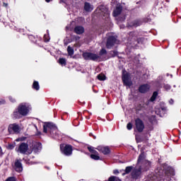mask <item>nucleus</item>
Returning a JSON list of instances; mask_svg holds the SVG:
<instances>
[{
    "instance_id": "72a5a7b5",
    "label": "nucleus",
    "mask_w": 181,
    "mask_h": 181,
    "mask_svg": "<svg viewBox=\"0 0 181 181\" xmlns=\"http://www.w3.org/2000/svg\"><path fill=\"white\" fill-rule=\"evenodd\" d=\"M25 139H26V138H25V137H20V138L17 139L16 141L17 142H19V141H25Z\"/></svg>"
},
{
    "instance_id": "f3484780",
    "label": "nucleus",
    "mask_w": 181,
    "mask_h": 181,
    "mask_svg": "<svg viewBox=\"0 0 181 181\" xmlns=\"http://www.w3.org/2000/svg\"><path fill=\"white\" fill-rule=\"evenodd\" d=\"M74 32L77 35H82V33H84V28L83 26H76L74 28Z\"/></svg>"
},
{
    "instance_id": "6ab92c4d",
    "label": "nucleus",
    "mask_w": 181,
    "mask_h": 181,
    "mask_svg": "<svg viewBox=\"0 0 181 181\" xmlns=\"http://www.w3.org/2000/svg\"><path fill=\"white\" fill-rule=\"evenodd\" d=\"M132 169H133L132 166L127 167L126 169L124 170V173L122 174V175L124 176V175H128L129 173H131V172H132Z\"/></svg>"
},
{
    "instance_id": "58836bf2",
    "label": "nucleus",
    "mask_w": 181,
    "mask_h": 181,
    "mask_svg": "<svg viewBox=\"0 0 181 181\" xmlns=\"http://www.w3.org/2000/svg\"><path fill=\"white\" fill-rule=\"evenodd\" d=\"M4 6H7L8 4H6L4 3Z\"/></svg>"
},
{
    "instance_id": "473e14b6",
    "label": "nucleus",
    "mask_w": 181,
    "mask_h": 181,
    "mask_svg": "<svg viewBox=\"0 0 181 181\" xmlns=\"http://www.w3.org/2000/svg\"><path fill=\"white\" fill-rule=\"evenodd\" d=\"M136 142H142L143 139L141 136H137V137H136Z\"/></svg>"
},
{
    "instance_id": "e433bc0d",
    "label": "nucleus",
    "mask_w": 181,
    "mask_h": 181,
    "mask_svg": "<svg viewBox=\"0 0 181 181\" xmlns=\"http://www.w3.org/2000/svg\"><path fill=\"white\" fill-rule=\"evenodd\" d=\"M173 103H174V101H173V99H170V100H169V103L170 104H173Z\"/></svg>"
},
{
    "instance_id": "ddd939ff",
    "label": "nucleus",
    "mask_w": 181,
    "mask_h": 181,
    "mask_svg": "<svg viewBox=\"0 0 181 181\" xmlns=\"http://www.w3.org/2000/svg\"><path fill=\"white\" fill-rule=\"evenodd\" d=\"M14 168L16 172H22V170H23V168H22V163L21 161H19V160H16Z\"/></svg>"
},
{
    "instance_id": "c85d7f7f",
    "label": "nucleus",
    "mask_w": 181,
    "mask_h": 181,
    "mask_svg": "<svg viewBox=\"0 0 181 181\" xmlns=\"http://www.w3.org/2000/svg\"><path fill=\"white\" fill-rule=\"evenodd\" d=\"M59 64H66V59L63 58H60L59 60Z\"/></svg>"
},
{
    "instance_id": "c03bdc74",
    "label": "nucleus",
    "mask_w": 181,
    "mask_h": 181,
    "mask_svg": "<svg viewBox=\"0 0 181 181\" xmlns=\"http://www.w3.org/2000/svg\"><path fill=\"white\" fill-rule=\"evenodd\" d=\"M39 135H41V134L40 133Z\"/></svg>"
},
{
    "instance_id": "1a4fd4ad",
    "label": "nucleus",
    "mask_w": 181,
    "mask_h": 181,
    "mask_svg": "<svg viewBox=\"0 0 181 181\" xmlns=\"http://www.w3.org/2000/svg\"><path fill=\"white\" fill-rule=\"evenodd\" d=\"M144 172L143 170H141V167L139 166V168H134L132 172V177L133 179H138L141 176V173Z\"/></svg>"
},
{
    "instance_id": "dca6fc26",
    "label": "nucleus",
    "mask_w": 181,
    "mask_h": 181,
    "mask_svg": "<svg viewBox=\"0 0 181 181\" xmlns=\"http://www.w3.org/2000/svg\"><path fill=\"white\" fill-rule=\"evenodd\" d=\"M93 9H94V7L93 6V5L90 4V3H88V2H85L84 10L86 12H91L93 11Z\"/></svg>"
},
{
    "instance_id": "a878e982",
    "label": "nucleus",
    "mask_w": 181,
    "mask_h": 181,
    "mask_svg": "<svg viewBox=\"0 0 181 181\" xmlns=\"http://www.w3.org/2000/svg\"><path fill=\"white\" fill-rule=\"evenodd\" d=\"M90 158L92 159H94L95 160H98L100 159V156L95 155V154H91Z\"/></svg>"
},
{
    "instance_id": "9d476101",
    "label": "nucleus",
    "mask_w": 181,
    "mask_h": 181,
    "mask_svg": "<svg viewBox=\"0 0 181 181\" xmlns=\"http://www.w3.org/2000/svg\"><path fill=\"white\" fill-rule=\"evenodd\" d=\"M28 148H29V146L27 144L23 143L16 151V152H20V153H26L28 152Z\"/></svg>"
},
{
    "instance_id": "f8f14e48",
    "label": "nucleus",
    "mask_w": 181,
    "mask_h": 181,
    "mask_svg": "<svg viewBox=\"0 0 181 181\" xmlns=\"http://www.w3.org/2000/svg\"><path fill=\"white\" fill-rule=\"evenodd\" d=\"M96 149L99 151V152H102L103 155H108V153H110V148L108 146L104 147V146H99Z\"/></svg>"
},
{
    "instance_id": "0eeeda50",
    "label": "nucleus",
    "mask_w": 181,
    "mask_h": 181,
    "mask_svg": "<svg viewBox=\"0 0 181 181\" xmlns=\"http://www.w3.org/2000/svg\"><path fill=\"white\" fill-rule=\"evenodd\" d=\"M8 132L10 134H19L21 132V127L18 124H11L8 126Z\"/></svg>"
},
{
    "instance_id": "39448f33",
    "label": "nucleus",
    "mask_w": 181,
    "mask_h": 181,
    "mask_svg": "<svg viewBox=\"0 0 181 181\" xmlns=\"http://www.w3.org/2000/svg\"><path fill=\"white\" fill-rule=\"evenodd\" d=\"M122 80L125 86H127L128 87H131V86H132V81H131V76L129 74L127 73V71H123Z\"/></svg>"
},
{
    "instance_id": "c756f323",
    "label": "nucleus",
    "mask_w": 181,
    "mask_h": 181,
    "mask_svg": "<svg viewBox=\"0 0 181 181\" xmlns=\"http://www.w3.org/2000/svg\"><path fill=\"white\" fill-rule=\"evenodd\" d=\"M110 54H111L112 57H115V56H117V54H118V52H117V51H112L110 52Z\"/></svg>"
},
{
    "instance_id": "9b49d317",
    "label": "nucleus",
    "mask_w": 181,
    "mask_h": 181,
    "mask_svg": "<svg viewBox=\"0 0 181 181\" xmlns=\"http://www.w3.org/2000/svg\"><path fill=\"white\" fill-rule=\"evenodd\" d=\"M47 128L49 129H56V125L52 122H45L43 125V132L45 134L47 132Z\"/></svg>"
},
{
    "instance_id": "aec40b11",
    "label": "nucleus",
    "mask_w": 181,
    "mask_h": 181,
    "mask_svg": "<svg viewBox=\"0 0 181 181\" xmlns=\"http://www.w3.org/2000/svg\"><path fill=\"white\" fill-rule=\"evenodd\" d=\"M67 52L69 56H73V54H74V49L70 46H68Z\"/></svg>"
},
{
    "instance_id": "37998d69",
    "label": "nucleus",
    "mask_w": 181,
    "mask_h": 181,
    "mask_svg": "<svg viewBox=\"0 0 181 181\" xmlns=\"http://www.w3.org/2000/svg\"><path fill=\"white\" fill-rule=\"evenodd\" d=\"M173 141H174L175 142H177V140L175 141V140L173 139Z\"/></svg>"
},
{
    "instance_id": "4468645a",
    "label": "nucleus",
    "mask_w": 181,
    "mask_h": 181,
    "mask_svg": "<svg viewBox=\"0 0 181 181\" xmlns=\"http://www.w3.org/2000/svg\"><path fill=\"white\" fill-rule=\"evenodd\" d=\"M33 146L34 147L33 148V151L35 153H37V152L42 149V144L40 143L34 142Z\"/></svg>"
},
{
    "instance_id": "a19ab883",
    "label": "nucleus",
    "mask_w": 181,
    "mask_h": 181,
    "mask_svg": "<svg viewBox=\"0 0 181 181\" xmlns=\"http://www.w3.org/2000/svg\"><path fill=\"white\" fill-rule=\"evenodd\" d=\"M0 152H2V148L0 147Z\"/></svg>"
},
{
    "instance_id": "4c0bfd02",
    "label": "nucleus",
    "mask_w": 181,
    "mask_h": 181,
    "mask_svg": "<svg viewBox=\"0 0 181 181\" xmlns=\"http://www.w3.org/2000/svg\"><path fill=\"white\" fill-rule=\"evenodd\" d=\"M89 136H93L94 134H93V133H90V134H89Z\"/></svg>"
},
{
    "instance_id": "bb28decb",
    "label": "nucleus",
    "mask_w": 181,
    "mask_h": 181,
    "mask_svg": "<svg viewBox=\"0 0 181 181\" xmlns=\"http://www.w3.org/2000/svg\"><path fill=\"white\" fill-rule=\"evenodd\" d=\"M169 174H170V175H172V176H173V175H175V172H173V169L170 168L169 171H167V172H166V175H167L168 176H169Z\"/></svg>"
},
{
    "instance_id": "ea45409f",
    "label": "nucleus",
    "mask_w": 181,
    "mask_h": 181,
    "mask_svg": "<svg viewBox=\"0 0 181 181\" xmlns=\"http://www.w3.org/2000/svg\"><path fill=\"white\" fill-rule=\"evenodd\" d=\"M46 2H50V0H45Z\"/></svg>"
},
{
    "instance_id": "2eb2a0df",
    "label": "nucleus",
    "mask_w": 181,
    "mask_h": 181,
    "mask_svg": "<svg viewBox=\"0 0 181 181\" xmlns=\"http://www.w3.org/2000/svg\"><path fill=\"white\" fill-rule=\"evenodd\" d=\"M149 88H151V86L148 84L142 85L139 87V92L140 93H146L147 91H149Z\"/></svg>"
},
{
    "instance_id": "cd10ccee",
    "label": "nucleus",
    "mask_w": 181,
    "mask_h": 181,
    "mask_svg": "<svg viewBox=\"0 0 181 181\" xmlns=\"http://www.w3.org/2000/svg\"><path fill=\"white\" fill-rule=\"evenodd\" d=\"M100 56H103L104 54H107V50H105V49H102L100 51V53H99Z\"/></svg>"
},
{
    "instance_id": "393cba45",
    "label": "nucleus",
    "mask_w": 181,
    "mask_h": 181,
    "mask_svg": "<svg viewBox=\"0 0 181 181\" xmlns=\"http://www.w3.org/2000/svg\"><path fill=\"white\" fill-rule=\"evenodd\" d=\"M88 149L89 152H91V153H98L97 151L94 150V147L88 146Z\"/></svg>"
},
{
    "instance_id": "a211bd4d",
    "label": "nucleus",
    "mask_w": 181,
    "mask_h": 181,
    "mask_svg": "<svg viewBox=\"0 0 181 181\" xmlns=\"http://www.w3.org/2000/svg\"><path fill=\"white\" fill-rule=\"evenodd\" d=\"M122 12V7L121 6H117L115 11H113V16H118Z\"/></svg>"
},
{
    "instance_id": "f03ea898",
    "label": "nucleus",
    "mask_w": 181,
    "mask_h": 181,
    "mask_svg": "<svg viewBox=\"0 0 181 181\" xmlns=\"http://www.w3.org/2000/svg\"><path fill=\"white\" fill-rule=\"evenodd\" d=\"M29 113V108L23 104H21L18 107V111L14 112V118H21V115H28Z\"/></svg>"
},
{
    "instance_id": "79ce46f5",
    "label": "nucleus",
    "mask_w": 181,
    "mask_h": 181,
    "mask_svg": "<svg viewBox=\"0 0 181 181\" xmlns=\"http://www.w3.org/2000/svg\"><path fill=\"white\" fill-rule=\"evenodd\" d=\"M162 110H166L165 107H163Z\"/></svg>"
},
{
    "instance_id": "4be33fe9",
    "label": "nucleus",
    "mask_w": 181,
    "mask_h": 181,
    "mask_svg": "<svg viewBox=\"0 0 181 181\" xmlns=\"http://www.w3.org/2000/svg\"><path fill=\"white\" fill-rule=\"evenodd\" d=\"M156 97H158V92H154L150 99V101H155V100H156Z\"/></svg>"
},
{
    "instance_id": "f704fd0d",
    "label": "nucleus",
    "mask_w": 181,
    "mask_h": 181,
    "mask_svg": "<svg viewBox=\"0 0 181 181\" xmlns=\"http://www.w3.org/2000/svg\"><path fill=\"white\" fill-rule=\"evenodd\" d=\"M6 181H16V179L13 177H10Z\"/></svg>"
},
{
    "instance_id": "423d86ee",
    "label": "nucleus",
    "mask_w": 181,
    "mask_h": 181,
    "mask_svg": "<svg viewBox=\"0 0 181 181\" xmlns=\"http://www.w3.org/2000/svg\"><path fill=\"white\" fill-rule=\"evenodd\" d=\"M119 41L117 40V38L115 37L111 36L107 38V41L106 43V47L107 49H111L114 45H118Z\"/></svg>"
},
{
    "instance_id": "b1692460",
    "label": "nucleus",
    "mask_w": 181,
    "mask_h": 181,
    "mask_svg": "<svg viewBox=\"0 0 181 181\" xmlns=\"http://www.w3.org/2000/svg\"><path fill=\"white\" fill-rule=\"evenodd\" d=\"M108 181H121V180L119 179L117 177L111 176V177L108 179Z\"/></svg>"
},
{
    "instance_id": "7ed1b4c3",
    "label": "nucleus",
    "mask_w": 181,
    "mask_h": 181,
    "mask_svg": "<svg viewBox=\"0 0 181 181\" xmlns=\"http://www.w3.org/2000/svg\"><path fill=\"white\" fill-rule=\"evenodd\" d=\"M83 57L85 60H93L95 62L100 59V55L92 52H85L83 54Z\"/></svg>"
},
{
    "instance_id": "2f4dec72",
    "label": "nucleus",
    "mask_w": 181,
    "mask_h": 181,
    "mask_svg": "<svg viewBox=\"0 0 181 181\" xmlns=\"http://www.w3.org/2000/svg\"><path fill=\"white\" fill-rule=\"evenodd\" d=\"M13 148H15V144H8L7 146V148L10 150L13 149Z\"/></svg>"
},
{
    "instance_id": "f257e3e1",
    "label": "nucleus",
    "mask_w": 181,
    "mask_h": 181,
    "mask_svg": "<svg viewBox=\"0 0 181 181\" xmlns=\"http://www.w3.org/2000/svg\"><path fill=\"white\" fill-rule=\"evenodd\" d=\"M146 156H145V153H141L137 160V165L143 172H146L152 166V162L146 160Z\"/></svg>"
},
{
    "instance_id": "7c9ffc66",
    "label": "nucleus",
    "mask_w": 181,
    "mask_h": 181,
    "mask_svg": "<svg viewBox=\"0 0 181 181\" xmlns=\"http://www.w3.org/2000/svg\"><path fill=\"white\" fill-rule=\"evenodd\" d=\"M132 127H133V125H132V123H131V122L128 123L127 125V128L129 130L132 129Z\"/></svg>"
},
{
    "instance_id": "6e6552de",
    "label": "nucleus",
    "mask_w": 181,
    "mask_h": 181,
    "mask_svg": "<svg viewBox=\"0 0 181 181\" xmlns=\"http://www.w3.org/2000/svg\"><path fill=\"white\" fill-rule=\"evenodd\" d=\"M135 125H136V129L139 132H142L145 128V125L144 124V122L141 120V119H136L135 120Z\"/></svg>"
},
{
    "instance_id": "412c9836",
    "label": "nucleus",
    "mask_w": 181,
    "mask_h": 181,
    "mask_svg": "<svg viewBox=\"0 0 181 181\" xmlns=\"http://www.w3.org/2000/svg\"><path fill=\"white\" fill-rule=\"evenodd\" d=\"M98 80H100V81H104V80H105V75H104L103 74H100L98 76Z\"/></svg>"
},
{
    "instance_id": "20e7f679",
    "label": "nucleus",
    "mask_w": 181,
    "mask_h": 181,
    "mask_svg": "<svg viewBox=\"0 0 181 181\" xmlns=\"http://www.w3.org/2000/svg\"><path fill=\"white\" fill-rule=\"evenodd\" d=\"M60 148L62 153H64V155H66V156H70V155L73 153V148L70 145H61Z\"/></svg>"
},
{
    "instance_id": "5701e85b",
    "label": "nucleus",
    "mask_w": 181,
    "mask_h": 181,
    "mask_svg": "<svg viewBox=\"0 0 181 181\" xmlns=\"http://www.w3.org/2000/svg\"><path fill=\"white\" fill-rule=\"evenodd\" d=\"M33 88H35V90H39L40 86H39V82L38 81H35L33 84Z\"/></svg>"
},
{
    "instance_id": "c9c22d12",
    "label": "nucleus",
    "mask_w": 181,
    "mask_h": 181,
    "mask_svg": "<svg viewBox=\"0 0 181 181\" xmlns=\"http://www.w3.org/2000/svg\"><path fill=\"white\" fill-rule=\"evenodd\" d=\"M113 173H114L115 175H117V173H119V172L118 171V170H115L113 171Z\"/></svg>"
}]
</instances>
